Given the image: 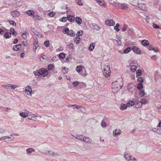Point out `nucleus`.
Returning <instances> with one entry per match:
<instances>
[{
    "label": "nucleus",
    "mask_w": 161,
    "mask_h": 161,
    "mask_svg": "<svg viewBox=\"0 0 161 161\" xmlns=\"http://www.w3.org/2000/svg\"><path fill=\"white\" fill-rule=\"evenodd\" d=\"M75 34L72 31H69L67 34V35L71 36H73L75 35Z\"/></svg>",
    "instance_id": "nucleus-41"
},
{
    "label": "nucleus",
    "mask_w": 161,
    "mask_h": 161,
    "mask_svg": "<svg viewBox=\"0 0 161 161\" xmlns=\"http://www.w3.org/2000/svg\"><path fill=\"white\" fill-rule=\"evenodd\" d=\"M127 27V25H125L123 26V27L122 28V31H126V28Z\"/></svg>",
    "instance_id": "nucleus-63"
},
{
    "label": "nucleus",
    "mask_w": 161,
    "mask_h": 161,
    "mask_svg": "<svg viewBox=\"0 0 161 161\" xmlns=\"http://www.w3.org/2000/svg\"><path fill=\"white\" fill-rule=\"evenodd\" d=\"M55 66L53 64H50L48 65L47 69L49 70H52L54 68Z\"/></svg>",
    "instance_id": "nucleus-39"
},
{
    "label": "nucleus",
    "mask_w": 161,
    "mask_h": 161,
    "mask_svg": "<svg viewBox=\"0 0 161 161\" xmlns=\"http://www.w3.org/2000/svg\"><path fill=\"white\" fill-rule=\"evenodd\" d=\"M105 23L107 25L110 26H113L115 24V22L112 19H107Z\"/></svg>",
    "instance_id": "nucleus-8"
},
{
    "label": "nucleus",
    "mask_w": 161,
    "mask_h": 161,
    "mask_svg": "<svg viewBox=\"0 0 161 161\" xmlns=\"http://www.w3.org/2000/svg\"><path fill=\"white\" fill-rule=\"evenodd\" d=\"M36 117V115L32 113H31L28 114V119H29L31 120H33L32 118H35Z\"/></svg>",
    "instance_id": "nucleus-19"
},
{
    "label": "nucleus",
    "mask_w": 161,
    "mask_h": 161,
    "mask_svg": "<svg viewBox=\"0 0 161 161\" xmlns=\"http://www.w3.org/2000/svg\"><path fill=\"white\" fill-rule=\"evenodd\" d=\"M123 85V79L121 78H118L112 84V89L113 92L116 93L121 89Z\"/></svg>",
    "instance_id": "nucleus-1"
},
{
    "label": "nucleus",
    "mask_w": 161,
    "mask_h": 161,
    "mask_svg": "<svg viewBox=\"0 0 161 161\" xmlns=\"http://www.w3.org/2000/svg\"><path fill=\"white\" fill-rule=\"evenodd\" d=\"M140 101H141V103L142 105L146 104L147 102V100L145 99H141V100Z\"/></svg>",
    "instance_id": "nucleus-48"
},
{
    "label": "nucleus",
    "mask_w": 161,
    "mask_h": 161,
    "mask_svg": "<svg viewBox=\"0 0 161 161\" xmlns=\"http://www.w3.org/2000/svg\"><path fill=\"white\" fill-rule=\"evenodd\" d=\"M135 104L134 102L132 100H130L128 103H127V105L128 107H132V106L134 105Z\"/></svg>",
    "instance_id": "nucleus-30"
},
{
    "label": "nucleus",
    "mask_w": 161,
    "mask_h": 161,
    "mask_svg": "<svg viewBox=\"0 0 161 161\" xmlns=\"http://www.w3.org/2000/svg\"><path fill=\"white\" fill-rule=\"evenodd\" d=\"M131 50V49L130 47H128L125 49L124 51V53H127L130 51Z\"/></svg>",
    "instance_id": "nucleus-45"
},
{
    "label": "nucleus",
    "mask_w": 161,
    "mask_h": 161,
    "mask_svg": "<svg viewBox=\"0 0 161 161\" xmlns=\"http://www.w3.org/2000/svg\"><path fill=\"white\" fill-rule=\"evenodd\" d=\"M21 44H18L14 45L13 47V49L15 51H18L21 48Z\"/></svg>",
    "instance_id": "nucleus-14"
},
{
    "label": "nucleus",
    "mask_w": 161,
    "mask_h": 161,
    "mask_svg": "<svg viewBox=\"0 0 161 161\" xmlns=\"http://www.w3.org/2000/svg\"><path fill=\"white\" fill-rule=\"evenodd\" d=\"M138 7L141 9L143 10H147V8L145 4L142 3L137 4Z\"/></svg>",
    "instance_id": "nucleus-15"
},
{
    "label": "nucleus",
    "mask_w": 161,
    "mask_h": 161,
    "mask_svg": "<svg viewBox=\"0 0 161 161\" xmlns=\"http://www.w3.org/2000/svg\"><path fill=\"white\" fill-rule=\"evenodd\" d=\"M142 104L141 103V101L136 100V102L135 103V106L136 108H140L142 107Z\"/></svg>",
    "instance_id": "nucleus-17"
},
{
    "label": "nucleus",
    "mask_w": 161,
    "mask_h": 161,
    "mask_svg": "<svg viewBox=\"0 0 161 161\" xmlns=\"http://www.w3.org/2000/svg\"><path fill=\"white\" fill-rule=\"evenodd\" d=\"M69 29L68 28H64L63 30V32L64 34H68V31H69Z\"/></svg>",
    "instance_id": "nucleus-49"
},
{
    "label": "nucleus",
    "mask_w": 161,
    "mask_h": 161,
    "mask_svg": "<svg viewBox=\"0 0 161 161\" xmlns=\"http://www.w3.org/2000/svg\"><path fill=\"white\" fill-rule=\"evenodd\" d=\"M26 13L29 16H33L34 15L35 12L34 11L31 10H28L26 11Z\"/></svg>",
    "instance_id": "nucleus-16"
},
{
    "label": "nucleus",
    "mask_w": 161,
    "mask_h": 161,
    "mask_svg": "<svg viewBox=\"0 0 161 161\" xmlns=\"http://www.w3.org/2000/svg\"><path fill=\"white\" fill-rule=\"evenodd\" d=\"M49 44V41H45L44 42V44L45 46L47 47L48 46Z\"/></svg>",
    "instance_id": "nucleus-57"
},
{
    "label": "nucleus",
    "mask_w": 161,
    "mask_h": 161,
    "mask_svg": "<svg viewBox=\"0 0 161 161\" xmlns=\"http://www.w3.org/2000/svg\"><path fill=\"white\" fill-rule=\"evenodd\" d=\"M32 18L33 20L35 21L40 20L42 19V18L38 15H34Z\"/></svg>",
    "instance_id": "nucleus-18"
},
{
    "label": "nucleus",
    "mask_w": 161,
    "mask_h": 161,
    "mask_svg": "<svg viewBox=\"0 0 161 161\" xmlns=\"http://www.w3.org/2000/svg\"><path fill=\"white\" fill-rule=\"evenodd\" d=\"M6 132V130L5 129H3L1 128H0V134H3L5 133Z\"/></svg>",
    "instance_id": "nucleus-61"
},
{
    "label": "nucleus",
    "mask_w": 161,
    "mask_h": 161,
    "mask_svg": "<svg viewBox=\"0 0 161 161\" xmlns=\"http://www.w3.org/2000/svg\"><path fill=\"white\" fill-rule=\"evenodd\" d=\"M153 26L154 28H156V29H159L160 28L159 26L158 25H157L156 24H155V23H154L153 24Z\"/></svg>",
    "instance_id": "nucleus-59"
},
{
    "label": "nucleus",
    "mask_w": 161,
    "mask_h": 161,
    "mask_svg": "<svg viewBox=\"0 0 161 161\" xmlns=\"http://www.w3.org/2000/svg\"><path fill=\"white\" fill-rule=\"evenodd\" d=\"M38 46V41L37 39H35L33 43V50L35 52H36V50Z\"/></svg>",
    "instance_id": "nucleus-7"
},
{
    "label": "nucleus",
    "mask_w": 161,
    "mask_h": 161,
    "mask_svg": "<svg viewBox=\"0 0 161 161\" xmlns=\"http://www.w3.org/2000/svg\"><path fill=\"white\" fill-rule=\"evenodd\" d=\"M25 92L27 95H31L32 92L31 87L30 86H26L25 88Z\"/></svg>",
    "instance_id": "nucleus-10"
},
{
    "label": "nucleus",
    "mask_w": 161,
    "mask_h": 161,
    "mask_svg": "<svg viewBox=\"0 0 161 161\" xmlns=\"http://www.w3.org/2000/svg\"><path fill=\"white\" fill-rule=\"evenodd\" d=\"M149 50H153L155 52H158V49L157 48H155L153 47H151L149 48Z\"/></svg>",
    "instance_id": "nucleus-38"
},
{
    "label": "nucleus",
    "mask_w": 161,
    "mask_h": 161,
    "mask_svg": "<svg viewBox=\"0 0 161 161\" xmlns=\"http://www.w3.org/2000/svg\"><path fill=\"white\" fill-rule=\"evenodd\" d=\"M40 75L42 76L45 77L48 74V71L45 68H42L40 69Z\"/></svg>",
    "instance_id": "nucleus-6"
},
{
    "label": "nucleus",
    "mask_w": 161,
    "mask_h": 161,
    "mask_svg": "<svg viewBox=\"0 0 161 161\" xmlns=\"http://www.w3.org/2000/svg\"><path fill=\"white\" fill-rule=\"evenodd\" d=\"M2 86L6 89H11L10 84H7L6 85H3Z\"/></svg>",
    "instance_id": "nucleus-40"
},
{
    "label": "nucleus",
    "mask_w": 161,
    "mask_h": 161,
    "mask_svg": "<svg viewBox=\"0 0 161 161\" xmlns=\"http://www.w3.org/2000/svg\"><path fill=\"white\" fill-rule=\"evenodd\" d=\"M149 44L148 41L144 40L142 41V44L144 46H147Z\"/></svg>",
    "instance_id": "nucleus-28"
},
{
    "label": "nucleus",
    "mask_w": 161,
    "mask_h": 161,
    "mask_svg": "<svg viewBox=\"0 0 161 161\" xmlns=\"http://www.w3.org/2000/svg\"><path fill=\"white\" fill-rule=\"evenodd\" d=\"M127 8H128V7H127V6L126 5H123L122 6L121 8L122 9H123V10H126Z\"/></svg>",
    "instance_id": "nucleus-64"
},
{
    "label": "nucleus",
    "mask_w": 161,
    "mask_h": 161,
    "mask_svg": "<svg viewBox=\"0 0 161 161\" xmlns=\"http://www.w3.org/2000/svg\"><path fill=\"white\" fill-rule=\"evenodd\" d=\"M20 116L22 117L25 118L28 116V114L25 112H21L19 114Z\"/></svg>",
    "instance_id": "nucleus-31"
},
{
    "label": "nucleus",
    "mask_w": 161,
    "mask_h": 161,
    "mask_svg": "<svg viewBox=\"0 0 161 161\" xmlns=\"http://www.w3.org/2000/svg\"><path fill=\"white\" fill-rule=\"evenodd\" d=\"M68 46L69 48V49H73V48L74 47V45L72 43H70L68 44Z\"/></svg>",
    "instance_id": "nucleus-55"
},
{
    "label": "nucleus",
    "mask_w": 161,
    "mask_h": 161,
    "mask_svg": "<svg viewBox=\"0 0 161 161\" xmlns=\"http://www.w3.org/2000/svg\"><path fill=\"white\" fill-rule=\"evenodd\" d=\"M11 138V137L9 136H2L0 138V140L2 141L6 139H10Z\"/></svg>",
    "instance_id": "nucleus-44"
},
{
    "label": "nucleus",
    "mask_w": 161,
    "mask_h": 161,
    "mask_svg": "<svg viewBox=\"0 0 161 161\" xmlns=\"http://www.w3.org/2000/svg\"><path fill=\"white\" fill-rule=\"evenodd\" d=\"M138 81L140 82V83H141L142 84V82L143 81V79L141 77H139L137 79Z\"/></svg>",
    "instance_id": "nucleus-58"
},
{
    "label": "nucleus",
    "mask_w": 161,
    "mask_h": 161,
    "mask_svg": "<svg viewBox=\"0 0 161 161\" xmlns=\"http://www.w3.org/2000/svg\"><path fill=\"white\" fill-rule=\"evenodd\" d=\"M11 36V33H8V32L6 33L4 35V36L6 38H9Z\"/></svg>",
    "instance_id": "nucleus-46"
},
{
    "label": "nucleus",
    "mask_w": 161,
    "mask_h": 161,
    "mask_svg": "<svg viewBox=\"0 0 161 161\" xmlns=\"http://www.w3.org/2000/svg\"><path fill=\"white\" fill-rule=\"evenodd\" d=\"M137 68V67L135 65H133L131 66L130 68V70L131 71H133V72H135V71L136 70Z\"/></svg>",
    "instance_id": "nucleus-43"
},
{
    "label": "nucleus",
    "mask_w": 161,
    "mask_h": 161,
    "mask_svg": "<svg viewBox=\"0 0 161 161\" xmlns=\"http://www.w3.org/2000/svg\"><path fill=\"white\" fill-rule=\"evenodd\" d=\"M76 22L78 25H80L82 23V19L79 17H76L75 19Z\"/></svg>",
    "instance_id": "nucleus-23"
},
{
    "label": "nucleus",
    "mask_w": 161,
    "mask_h": 161,
    "mask_svg": "<svg viewBox=\"0 0 161 161\" xmlns=\"http://www.w3.org/2000/svg\"><path fill=\"white\" fill-rule=\"evenodd\" d=\"M83 141L87 143L91 144L92 143V140L90 137L84 136V140H83Z\"/></svg>",
    "instance_id": "nucleus-12"
},
{
    "label": "nucleus",
    "mask_w": 161,
    "mask_h": 161,
    "mask_svg": "<svg viewBox=\"0 0 161 161\" xmlns=\"http://www.w3.org/2000/svg\"><path fill=\"white\" fill-rule=\"evenodd\" d=\"M29 35V34L27 32H25L22 34V37L23 39H26Z\"/></svg>",
    "instance_id": "nucleus-32"
},
{
    "label": "nucleus",
    "mask_w": 161,
    "mask_h": 161,
    "mask_svg": "<svg viewBox=\"0 0 161 161\" xmlns=\"http://www.w3.org/2000/svg\"><path fill=\"white\" fill-rule=\"evenodd\" d=\"M62 71L64 74H66L68 71V69L65 67H63L62 68Z\"/></svg>",
    "instance_id": "nucleus-29"
},
{
    "label": "nucleus",
    "mask_w": 161,
    "mask_h": 161,
    "mask_svg": "<svg viewBox=\"0 0 161 161\" xmlns=\"http://www.w3.org/2000/svg\"><path fill=\"white\" fill-rule=\"evenodd\" d=\"M124 157L128 161H136V159L132 157L129 154H126L124 155Z\"/></svg>",
    "instance_id": "nucleus-5"
},
{
    "label": "nucleus",
    "mask_w": 161,
    "mask_h": 161,
    "mask_svg": "<svg viewBox=\"0 0 161 161\" xmlns=\"http://www.w3.org/2000/svg\"><path fill=\"white\" fill-rule=\"evenodd\" d=\"M34 74L36 76V77H38L41 75L40 72V69L38 70H36L34 72Z\"/></svg>",
    "instance_id": "nucleus-27"
},
{
    "label": "nucleus",
    "mask_w": 161,
    "mask_h": 161,
    "mask_svg": "<svg viewBox=\"0 0 161 161\" xmlns=\"http://www.w3.org/2000/svg\"><path fill=\"white\" fill-rule=\"evenodd\" d=\"M139 94L141 97H142L145 95V93L144 90H141L139 92Z\"/></svg>",
    "instance_id": "nucleus-36"
},
{
    "label": "nucleus",
    "mask_w": 161,
    "mask_h": 161,
    "mask_svg": "<svg viewBox=\"0 0 161 161\" xmlns=\"http://www.w3.org/2000/svg\"><path fill=\"white\" fill-rule=\"evenodd\" d=\"M74 42L75 44H78L80 41V38L78 36H76L74 39Z\"/></svg>",
    "instance_id": "nucleus-35"
},
{
    "label": "nucleus",
    "mask_w": 161,
    "mask_h": 161,
    "mask_svg": "<svg viewBox=\"0 0 161 161\" xmlns=\"http://www.w3.org/2000/svg\"><path fill=\"white\" fill-rule=\"evenodd\" d=\"M8 23H9L10 25H12L13 26H16V23L13 20H9Z\"/></svg>",
    "instance_id": "nucleus-50"
},
{
    "label": "nucleus",
    "mask_w": 161,
    "mask_h": 161,
    "mask_svg": "<svg viewBox=\"0 0 161 161\" xmlns=\"http://www.w3.org/2000/svg\"><path fill=\"white\" fill-rule=\"evenodd\" d=\"M10 32L11 34L12 33L13 35H14V29L13 28H11L10 29Z\"/></svg>",
    "instance_id": "nucleus-62"
},
{
    "label": "nucleus",
    "mask_w": 161,
    "mask_h": 161,
    "mask_svg": "<svg viewBox=\"0 0 161 161\" xmlns=\"http://www.w3.org/2000/svg\"><path fill=\"white\" fill-rule=\"evenodd\" d=\"M68 18L67 16V17H63L60 19L59 21L61 22H65L68 20Z\"/></svg>",
    "instance_id": "nucleus-37"
},
{
    "label": "nucleus",
    "mask_w": 161,
    "mask_h": 161,
    "mask_svg": "<svg viewBox=\"0 0 161 161\" xmlns=\"http://www.w3.org/2000/svg\"><path fill=\"white\" fill-rule=\"evenodd\" d=\"M84 68L83 65H78L76 68V71L80 75L86 76L87 74L86 73V70L85 69L84 73H81L80 72L83 71L82 69Z\"/></svg>",
    "instance_id": "nucleus-3"
},
{
    "label": "nucleus",
    "mask_w": 161,
    "mask_h": 161,
    "mask_svg": "<svg viewBox=\"0 0 161 161\" xmlns=\"http://www.w3.org/2000/svg\"><path fill=\"white\" fill-rule=\"evenodd\" d=\"M96 1L100 6L105 7V3L103 0H96Z\"/></svg>",
    "instance_id": "nucleus-22"
},
{
    "label": "nucleus",
    "mask_w": 161,
    "mask_h": 161,
    "mask_svg": "<svg viewBox=\"0 0 161 161\" xmlns=\"http://www.w3.org/2000/svg\"><path fill=\"white\" fill-rule=\"evenodd\" d=\"M68 18V20L70 22L74 21L75 20V18L73 15H68L67 16Z\"/></svg>",
    "instance_id": "nucleus-21"
},
{
    "label": "nucleus",
    "mask_w": 161,
    "mask_h": 161,
    "mask_svg": "<svg viewBox=\"0 0 161 161\" xmlns=\"http://www.w3.org/2000/svg\"><path fill=\"white\" fill-rule=\"evenodd\" d=\"M83 33V32L82 31H78V32L76 34V35L77 36L79 37V36H81L82 35Z\"/></svg>",
    "instance_id": "nucleus-53"
},
{
    "label": "nucleus",
    "mask_w": 161,
    "mask_h": 161,
    "mask_svg": "<svg viewBox=\"0 0 161 161\" xmlns=\"http://www.w3.org/2000/svg\"><path fill=\"white\" fill-rule=\"evenodd\" d=\"M55 13L53 12H51L50 13H49L48 15L49 17H53L54 15H55Z\"/></svg>",
    "instance_id": "nucleus-60"
},
{
    "label": "nucleus",
    "mask_w": 161,
    "mask_h": 161,
    "mask_svg": "<svg viewBox=\"0 0 161 161\" xmlns=\"http://www.w3.org/2000/svg\"><path fill=\"white\" fill-rule=\"evenodd\" d=\"M79 84V82L78 81H76L73 82L72 84L74 86H76L77 85H78Z\"/></svg>",
    "instance_id": "nucleus-54"
},
{
    "label": "nucleus",
    "mask_w": 161,
    "mask_h": 161,
    "mask_svg": "<svg viewBox=\"0 0 161 161\" xmlns=\"http://www.w3.org/2000/svg\"><path fill=\"white\" fill-rule=\"evenodd\" d=\"M11 14L12 16L14 18L19 17L20 15L19 12L17 11H14L11 12Z\"/></svg>",
    "instance_id": "nucleus-13"
},
{
    "label": "nucleus",
    "mask_w": 161,
    "mask_h": 161,
    "mask_svg": "<svg viewBox=\"0 0 161 161\" xmlns=\"http://www.w3.org/2000/svg\"><path fill=\"white\" fill-rule=\"evenodd\" d=\"M92 25V27L94 29L97 31H99L100 30V27L97 25L95 24H93Z\"/></svg>",
    "instance_id": "nucleus-25"
},
{
    "label": "nucleus",
    "mask_w": 161,
    "mask_h": 161,
    "mask_svg": "<svg viewBox=\"0 0 161 161\" xmlns=\"http://www.w3.org/2000/svg\"><path fill=\"white\" fill-rule=\"evenodd\" d=\"M119 23H117L116 25L114 27V29L117 32H118L119 31L120 29L119 28Z\"/></svg>",
    "instance_id": "nucleus-42"
},
{
    "label": "nucleus",
    "mask_w": 161,
    "mask_h": 161,
    "mask_svg": "<svg viewBox=\"0 0 161 161\" xmlns=\"http://www.w3.org/2000/svg\"><path fill=\"white\" fill-rule=\"evenodd\" d=\"M143 86L142 84L141 83H139L137 86V88L138 90H141L143 88Z\"/></svg>",
    "instance_id": "nucleus-47"
},
{
    "label": "nucleus",
    "mask_w": 161,
    "mask_h": 161,
    "mask_svg": "<svg viewBox=\"0 0 161 161\" xmlns=\"http://www.w3.org/2000/svg\"><path fill=\"white\" fill-rule=\"evenodd\" d=\"M44 154L49 156H56L57 155V153H55L54 152L47 150H45L42 153Z\"/></svg>",
    "instance_id": "nucleus-4"
},
{
    "label": "nucleus",
    "mask_w": 161,
    "mask_h": 161,
    "mask_svg": "<svg viewBox=\"0 0 161 161\" xmlns=\"http://www.w3.org/2000/svg\"><path fill=\"white\" fill-rule=\"evenodd\" d=\"M131 50L137 54H140L141 53V50L139 49L136 46H133L132 47Z\"/></svg>",
    "instance_id": "nucleus-11"
},
{
    "label": "nucleus",
    "mask_w": 161,
    "mask_h": 161,
    "mask_svg": "<svg viewBox=\"0 0 161 161\" xmlns=\"http://www.w3.org/2000/svg\"><path fill=\"white\" fill-rule=\"evenodd\" d=\"M109 65L105 66L103 75L105 77H108L111 74V71L110 70Z\"/></svg>",
    "instance_id": "nucleus-2"
},
{
    "label": "nucleus",
    "mask_w": 161,
    "mask_h": 161,
    "mask_svg": "<svg viewBox=\"0 0 161 161\" xmlns=\"http://www.w3.org/2000/svg\"><path fill=\"white\" fill-rule=\"evenodd\" d=\"M35 149L33 148H30L26 149V152L27 154L31 153L32 152H34Z\"/></svg>",
    "instance_id": "nucleus-20"
},
{
    "label": "nucleus",
    "mask_w": 161,
    "mask_h": 161,
    "mask_svg": "<svg viewBox=\"0 0 161 161\" xmlns=\"http://www.w3.org/2000/svg\"><path fill=\"white\" fill-rule=\"evenodd\" d=\"M95 46V44L94 43H91L89 47V50L90 51H92L94 49V47Z\"/></svg>",
    "instance_id": "nucleus-24"
},
{
    "label": "nucleus",
    "mask_w": 161,
    "mask_h": 161,
    "mask_svg": "<svg viewBox=\"0 0 161 161\" xmlns=\"http://www.w3.org/2000/svg\"><path fill=\"white\" fill-rule=\"evenodd\" d=\"M121 133V131L119 129H116L113 131V135L114 136L117 137Z\"/></svg>",
    "instance_id": "nucleus-9"
},
{
    "label": "nucleus",
    "mask_w": 161,
    "mask_h": 161,
    "mask_svg": "<svg viewBox=\"0 0 161 161\" xmlns=\"http://www.w3.org/2000/svg\"><path fill=\"white\" fill-rule=\"evenodd\" d=\"M42 118V116H38L37 115H36V118L35 119H33V120L34 121H39V119Z\"/></svg>",
    "instance_id": "nucleus-52"
},
{
    "label": "nucleus",
    "mask_w": 161,
    "mask_h": 161,
    "mask_svg": "<svg viewBox=\"0 0 161 161\" xmlns=\"http://www.w3.org/2000/svg\"><path fill=\"white\" fill-rule=\"evenodd\" d=\"M18 87V86H17L16 85L10 84L11 89H14Z\"/></svg>",
    "instance_id": "nucleus-56"
},
{
    "label": "nucleus",
    "mask_w": 161,
    "mask_h": 161,
    "mask_svg": "<svg viewBox=\"0 0 161 161\" xmlns=\"http://www.w3.org/2000/svg\"><path fill=\"white\" fill-rule=\"evenodd\" d=\"M58 57L59 59H64L65 57V54L63 53H60L58 54Z\"/></svg>",
    "instance_id": "nucleus-33"
},
{
    "label": "nucleus",
    "mask_w": 161,
    "mask_h": 161,
    "mask_svg": "<svg viewBox=\"0 0 161 161\" xmlns=\"http://www.w3.org/2000/svg\"><path fill=\"white\" fill-rule=\"evenodd\" d=\"M75 137L79 140H80L81 141H83L84 140V136L81 135H76Z\"/></svg>",
    "instance_id": "nucleus-26"
},
{
    "label": "nucleus",
    "mask_w": 161,
    "mask_h": 161,
    "mask_svg": "<svg viewBox=\"0 0 161 161\" xmlns=\"http://www.w3.org/2000/svg\"><path fill=\"white\" fill-rule=\"evenodd\" d=\"M127 105L124 104H121L120 106V108L122 110H124L127 108Z\"/></svg>",
    "instance_id": "nucleus-34"
},
{
    "label": "nucleus",
    "mask_w": 161,
    "mask_h": 161,
    "mask_svg": "<svg viewBox=\"0 0 161 161\" xmlns=\"http://www.w3.org/2000/svg\"><path fill=\"white\" fill-rule=\"evenodd\" d=\"M136 75L137 76H141L142 75L141 71L140 69L137 70L136 72Z\"/></svg>",
    "instance_id": "nucleus-51"
}]
</instances>
